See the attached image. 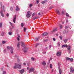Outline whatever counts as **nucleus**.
I'll return each mask as SVG.
<instances>
[{"label":"nucleus","mask_w":74,"mask_h":74,"mask_svg":"<svg viewBox=\"0 0 74 74\" xmlns=\"http://www.w3.org/2000/svg\"><path fill=\"white\" fill-rule=\"evenodd\" d=\"M42 64L44 66H45L46 65V62L45 61H43L42 63Z\"/></svg>","instance_id":"obj_20"},{"label":"nucleus","mask_w":74,"mask_h":74,"mask_svg":"<svg viewBox=\"0 0 74 74\" xmlns=\"http://www.w3.org/2000/svg\"><path fill=\"white\" fill-rule=\"evenodd\" d=\"M31 60H33V61H34V58H33V57H32L31 58Z\"/></svg>","instance_id":"obj_42"},{"label":"nucleus","mask_w":74,"mask_h":74,"mask_svg":"<svg viewBox=\"0 0 74 74\" xmlns=\"http://www.w3.org/2000/svg\"><path fill=\"white\" fill-rule=\"evenodd\" d=\"M52 60V58H50V59L49 61V62H48V63L49 64V63L50 62V60Z\"/></svg>","instance_id":"obj_37"},{"label":"nucleus","mask_w":74,"mask_h":74,"mask_svg":"<svg viewBox=\"0 0 74 74\" xmlns=\"http://www.w3.org/2000/svg\"><path fill=\"white\" fill-rule=\"evenodd\" d=\"M11 33H12V32H9V35H11Z\"/></svg>","instance_id":"obj_54"},{"label":"nucleus","mask_w":74,"mask_h":74,"mask_svg":"<svg viewBox=\"0 0 74 74\" xmlns=\"http://www.w3.org/2000/svg\"><path fill=\"white\" fill-rule=\"evenodd\" d=\"M33 71H34V68L32 67L31 68L30 70H29V73H30L31 72H33Z\"/></svg>","instance_id":"obj_9"},{"label":"nucleus","mask_w":74,"mask_h":74,"mask_svg":"<svg viewBox=\"0 0 74 74\" xmlns=\"http://www.w3.org/2000/svg\"><path fill=\"white\" fill-rule=\"evenodd\" d=\"M65 29H68V28H69V26H66L65 27Z\"/></svg>","instance_id":"obj_44"},{"label":"nucleus","mask_w":74,"mask_h":74,"mask_svg":"<svg viewBox=\"0 0 74 74\" xmlns=\"http://www.w3.org/2000/svg\"><path fill=\"white\" fill-rule=\"evenodd\" d=\"M36 2L37 4H38L39 2H40L39 0H36Z\"/></svg>","instance_id":"obj_32"},{"label":"nucleus","mask_w":74,"mask_h":74,"mask_svg":"<svg viewBox=\"0 0 74 74\" xmlns=\"http://www.w3.org/2000/svg\"><path fill=\"white\" fill-rule=\"evenodd\" d=\"M19 72L21 73V74H22V73H23L25 72V70L24 69H23L20 71H19Z\"/></svg>","instance_id":"obj_11"},{"label":"nucleus","mask_w":74,"mask_h":74,"mask_svg":"<svg viewBox=\"0 0 74 74\" xmlns=\"http://www.w3.org/2000/svg\"><path fill=\"white\" fill-rule=\"evenodd\" d=\"M64 34H66V33H67V30H66L64 32Z\"/></svg>","instance_id":"obj_31"},{"label":"nucleus","mask_w":74,"mask_h":74,"mask_svg":"<svg viewBox=\"0 0 74 74\" xmlns=\"http://www.w3.org/2000/svg\"><path fill=\"white\" fill-rule=\"evenodd\" d=\"M53 7H51L50 8V9H52V8H53Z\"/></svg>","instance_id":"obj_58"},{"label":"nucleus","mask_w":74,"mask_h":74,"mask_svg":"<svg viewBox=\"0 0 74 74\" xmlns=\"http://www.w3.org/2000/svg\"><path fill=\"white\" fill-rule=\"evenodd\" d=\"M38 15H40V13H39L38 14Z\"/></svg>","instance_id":"obj_61"},{"label":"nucleus","mask_w":74,"mask_h":74,"mask_svg":"<svg viewBox=\"0 0 74 74\" xmlns=\"http://www.w3.org/2000/svg\"><path fill=\"white\" fill-rule=\"evenodd\" d=\"M14 19L13 20V21L14 23H15V21H16V15H15L14 16Z\"/></svg>","instance_id":"obj_7"},{"label":"nucleus","mask_w":74,"mask_h":74,"mask_svg":"<svg viewBox=\"0 0 74 74\" xmlns=\"http://www.w3.org/2000/svg\"><path fill=\"white\" fill-rule=\"evenodd\" d=\"M42 53H43V54H45V53H46V52L45 51H43V52H42Z\"/></svg>","instance_id":"obj_52"},{"label":"nucleus","mask_w":74,"mask_h":74,"mask_svg":"<svg viewBox=\"0 0 74 74\" xmlns=\"http://www.w3.org/2000/svg\"><path fill=\"white\" fill-rule=\"evenodd\" d=\"M19 45H20V43H19V42H18L17 45V49H20V47Z\"/></svg>","instance_id":"obj_16"},{"label":"nucleus","mask_w":74,"mask_h":74,"mask_svg":"<svg viewBox=\"0 0 74 74\" xmlns=\"http://www.w3.org/2000/svg\"><path fill=\"white\" fill-rule=\"evenodd\" d=\"M71 49V47H70V46L69 45L68 48L67 49H68V50H69V52L70 53V52H71V50L70 49Z\"/></svg>","instance_id":"obj_13"},{"label":"nucleus","mask_w":74,"mask_h":74,"mask_svg":"<svg viewBox=\"0 0 74 74\" xmlns=\"http://www.w3.org/2000/svg\"><path fill=\"white\" fill-rule=\"evenodd\" d=\"M10 10H11V11H12L13 10V8L11 7L10 8Z\"/></svg>","instance_id":"obj_50"},{"label":"nucleus","mask_w":74,"mask_h":74,"mask_svg":"<svg viewBox=\"0 0 74 74\" xmlns=\"http://www.w3.org/2000/svg\"><path fill=\"white\" fill-rule=\"evenodd\" d=\"M63 10L62 11V15H64V12H65Z\"/></svg>","instance_id":"obj_35"},{"label":"nucleus","mask_w":74,"mask_h":74,"mask_svg":"<svg viewBox=\"0 0 74 74\" xmlns=\"http://www.w3.org/2000/svg\"><path fill=\"white\" fill-rule=\"evenodd\" d=\"M7 49H9V50H10V49H11L10 52H11V53H13V48L12 47L8 46L7 47Z\"/></svg>","instance_id":"obj_3"},{"label":"nucleus","mask_w":74,"mask_h":74,"mask_svg":"<svg viewBox=\"0 0 74 74\" xmlns=\"http://www.w3.org/2000/svg\"><path fill=\"white\" fill-rule=\"evenodd\" d=\"M25 45V43L24 42L22 41L21 42V45L22 47H24Z\"/></svg>","instance_id":"obj_10"},{"label":"nucleus","mask_w":74,"mask_h":74,"mask_svg":"<svg viewBox=\"0 0 74 74\" xmlns=\"http://www.w3.org/2000/svg\"><path fill=\"white\" fill-rule=\"evenodd\" d=\"M38 17H34L33 19L34 20H35V19H38Z\"/></svg>","instance_id":"obj_24"},{"label":"nucleus","mask_w":74,"mask_h":74,"mask_svg":"<svg viewBox=\"0 0 74 74\" xmlns=\"http://www.w3.org/2000/svg\"><path fill=\"white\" fill-rule=\"evenodd\" d=\"M51 47H52V45H49V49H51Z\"/></svg>","instance_id":"obj_45"},{"label":"nucleus","mask_w":74,"mask_h":74,"mask_svg":"<svg viewBox=\"0 0 74 74\" xmlns=\"http://www.w3.org/2000/svg\"><path fill=\"white\" fill-rule=\"evenodd\" d=\"M6 51H7V50L5 49H4L3 50L4 52V53H5V52H6Z\"/></svg>","instance_id":"obj_43"},{"label":"nucleus","mask_w":74,"mask_h":74,"mask_svg":"<svg viewBox=\"0 0 74 74\" xmlns=\"http://www.w3.org/2000/svg\"><path fill=\"white\" fill-rule=\"evenodd\" d=\"M69 22V21H68V20H66V23H67V22Z\"/></svg>","instance_id":"obj_60"},{"label":"nucleus","mask_w":74,"mask_h":74,"mask_svg":"<svg viewBox=\"0 0 74 74\" xmlns=\"http://www.w3.org/2000/svg\"><path fill=\"white\" fill-rule=\"evenodd\" d=\"M6 73V72L5 71H4L3 72V74H5Z\"/></svg>","instance_id":"obj_41"},{"label":"nucleus","mask_w":74,"mask_h":74,"mask_svg":"<svg viewBox=\"0 0 74 74\" xmlns=\"http://www.w3.org/2000/svg\"><path fill=\"white\" fill-rule=\"evenodd\" d=\"M56 11L57 14H58V15H60V12H59V10H56Z\"/></svg>","instance_id":"obj_22"},{"label":"nucleus","mask_w":74,"mask_h":74,"mask_svg":"<svg viewBox=\"0 0 74 74\" xmlns=\"http://www.w3.org/2000/svg\"><path fill=\"white\" fill-rule=\"evenodd\" d=\"M23 64L24 66H25V65H26V63H25V62H24L23 63Z\"/></svg>","instance_id":"obj_59"},{"label":"nucleus","mask_w":74,"mask_h":74,"mask_svg":"<svg viewBox=\"0 0 74 74\" xmlns=\"http://www.w3.org/2000/svg\"><path fill=\"white\" fill-rule=\"evenodd\" d=\"M50 68H52V65L51 64H50Z\"/></svg>","instance_id":"obj_48"},{"label":"nucleus","mask_w":74,"mask_h":74,"mask_svg":"<svg viewBox=\"0 0 74 74\" xmlns=\"http://www.w3.org/2000/svg\"><path fill=\"white\" fill-rule=\"evenodd\" d=\"M53 41H56V39L54 38H53Z\"/></svg>","instance_id":"obj_56"},{"label":"nucleus","mask_w":74,"mask_h":74,"mask_svg":"<svg viewBox=\"0 0 74 74\" xmlns=\"http://www.w3.org/2000/svg\"><path fill=\"white\" fill-rule=\"evenodd\" d=\"M21 27H23V26H24L23 23H22L21 24Z\"/></svg>","instance_id":"obj_34"},{"label":"nucleus","mask_w":74,"mask_h":74,"mask_svg":"<svg viewBox=\"0 0 74 74\" xmlns=\"http://www.w3.org/2000/svg\"><path fill=\"white\" fill-rule=\"evenodd\" d=\"M16 11H19L20 9L19 7H18V6H16Z\"/></svg>","instance_id":"obj_19"},{"label":"nucleus","mask_w":74,"mask_h":74,"mask_svg":"<svg viewBox=\"0 0 74 74\" xmlns=\"http://www.w3.org/2000/svg\"><path fill=\"white\" fill-rule=\"evenodd\" d=\"M66 15L67 16H68V17H69L70 16H69V15L68 13H67V12H66Z\"/></svg>","instance_id":"obj_28"},{"label":"nucleus","mask_w":74,"mask_h":74,"mask_svg":"<svg viewBox=\"0 0 74 74\" xmlns=\"http://www.w3.org/2000/svg\"><path fill=\"white\" fill-rule=\"evenodd\" d=\"M60 68V66H59L58 67V69H59V73L60 74H62V70H61Z\"/></svg>","instance_id":"obj_12"},{"label":"nucleus","mask_w":74,"mask_h":74,"mask_svg":"<svg viewBox=\"0 0 74 74\" xmlns=\"http://www.w3.org/2000/svg\"><path fill=\"white\" fill-rule=\"evenodd\" d=\"M40 36H39L38 38H35V40L36 41H38L39 40H40Z\"/></svg>","instance_id":"obj_17"},{"label":"nucleus","mask_w":74,"mask_h":74,"mask_svg":"<svg viewBox=\"0 0 74 74\" xmlns=\"http://www.w3.org/2000/svg\"><path fill=\"white\" fill-rule=\"evenodd\" d=\"M20 38H21V36H18L17 38V40H18V41H19V40H20V39H19Z\"/></svg>","instance_id":"obj_23"},{"label":"nucleus","mask_w":74,"mask_h":74,"mask_svg":"<svg viewBox=\"0 0 74 74\" xmlns=\"http://www.w3.org/2000/svg\"><path fill=\"white\" fill-rule=\"evenodd\" d=\"M69 60L71 62H73V60H74V59H73V58H70Z\"/></svg>","instance_id":"obj_25"},{"label":"nucleus","mask_w":74,"mask_h":74,"mask_svg":"<svg viewBox=\"0 0 74 74\" xmlns=\"http://www.w3.org/2000/svg\"><path fill=\"white\" fill-rule=\"evenodd\" d=\"M1 36H4V32H2Z\"/></svg>","instance_id":"obj_49"},{"label":"nucleus","mask_w":74,"mask_h":74,"mask_svg":"<svg viewBox=\"0 0 74 74\" xmlns=\"http://www.w3.org/2000/svg\"><path fill=\"white\" fill-rule=\"evenodd\" d=\"M67 39H65L64 40V42L65 43H66V42H67Z\"/></svg>","instance_id":"obj_33"},{"label":"nucleus","mask_w":74,"mask_h":74,"mask_svg":"<svg viewBox=\"0 0 74 74\" xmlns=\"http://www.w3.org/2000/svg\"><path fill=\"white\" fill-rule=\"evenodd\" d=\"M62 24H64V22H62Z\"/></svg>","instance_id":"obj_64"},{"label":"nucleus","mask_w":74,"mask_h":74,"mask_svg":"<svg viewBox=\"0 0 74 74\" xmlns=\"http://www.w3.org/2000/svg\"><path fill=\"white\" fill-rule=\"evenodd\" d=\"M31 16V15L30 14V11H28L27 12V13L26 15L27 18H30Z\"/></svg>","instance_id":"obj_5"},{"label":"nucleus","mask_w":74,"mask_h":74,"mask_svg":"<svg viewBox=\"0 0 74 74\" xmlns=\"http://www.w3.org/2000/svg\"><path fill=\"white\" fill-rule=\"evenodd\" d=\"M27 66H29V65H30V63H29V62H28L27 63Z\"/></svg>","instance_id":"obj_53"},{"label":"nucleus","mask_w":74,"mask_h":74,"mask_svg":"<svg viewBox=\"0 0 74 74\" xmlns=\"http://www.w3.org/2000/svg\"><path fill=\"white\" fill-rule=\"evenodd\" d=\"M24 27V31L25 32H26V28Z\"/></svg>","instance_id":"obj_40"},{"label":"nucleus","mask_w":74,"mask_h":74,"mask_svg":"<svg viewBox=\"0 0 74 74\" xmlns=\"http://www.w3.org/2000/svg\"><path fill=\"white\" fill-rule=\"evenodd\" d=\"M17 68L18 69H20L21 68V65L16 64L15 66H14V69H16Z\"/></svg>","instance_id":"obj_2"},{"label":"nucleus","mask_w":74,"mask_h":74,"mask_svg":"<svg viewBox=\"0 0 74 74\" xmlns=\"http://www.w3.org/2000/svg\"><path fill=\"white\" fill-rule=\"evenodd\" d=\"M58 47H59V46H60V43H58Z\"/></svg>","instance_id":"obj_55"},{"label":"nucleus","mask_w":74,"mask_h":74,"mask_svg":"<svg viewBox=\"0 0 74 74\" xmlns=\"http://www.w3.org/2000/svg\"><path fill=\"white\" fill-rule=\"evenodd\" d=\"M40 45V43H37L35 47H37V46H38L39 45Z\"/></svg>","instance_id":"obj_29"},{"label":"nucleus","mask_w":74,"mask_h":74,"mask_svg":"<svg viewBox=\"0 0 74 74\" xmlns=\"http://www.w3.org/2000/svg\"><path fill=\"white\" fill-rule=\"evenodd\" d=\"M23 51L24 53H26L27 52V47H24L23 49Z\"/></svg>","instance_id":"obj_4"},{"label":"nucleus","mask_w":74,"mask_h":74,"mask_svg":"<svg viewBox=\"0 0 74 74\" xmlns=\"http://www.w3.org/2000/svg\"><path fill=\"white\" fill-rule=\"evenodd\" d=\"M32 5H32V4H29V7H32Z\"/></svg>","instance_id":"obj_46"},{"label":"nucleus","mask_w":74,"mask_h":74,"mask_svg":"<svg viewBox=\"0 0 74 74\" xmlns=\"http://www.w3.org/2000/svg\"><path fill=\"white\" fill-rule=\"evenodd\" d=\"M3 25V23H0V27H2V25Z\"/></svg>","instance_id":"obj_30"},{"label":"nucleus","mask_w":74,"mask_h":74,"mask_svg":"<svg viewBox=\"0 0 74 74\" xmlns=\"http://www.w3.org/2000/svg\"><path fill=\"white\" fill-rule=\"evenodd\" d=\"M62 48H64V47H66V48H67V47H68V45H62Z\"/></svg>","instance_id":"obj_18"},{"label":"nucleus","mask_w":74,"mask_h":74,"mask_svg":"<svg viewBox=\"0 0 74 74\" xmlns=\"http://www.w3.org/2000/svg\"><path fill=\"white\" fill-rule=\"evenodd\" d=\"M6 16H9V14H8V13H7L6 14Z\"/></svg>","instance_id":"obj_57"},{"label":"nucleus","mask_w":74,"mask_h":74,"mask_svg":"<svg viewBox=\"0 0 74 74\" xmlns=\"http://www.w3.org/2000/svg\"><path fill=\"white\" fill-rule=\"evenodd\" d=\"M70 70H71L70 72L73 73V71H74V69H73V67L71 66L70 68Z\"/></svg>","instance_id":"obj_14"},{"label":"nucleus","mask_w":74,"mask_h":74,"mask_svg":"<svg viewBox=\"0 0 74 74\" xmlns=\"http://www.w3.org/2000/svg\"><path fill=\"white\" fill-rule=\"evenodd\" d=\"M1 9L2 10L0 11V14H1V15L3 17H4V14H3V10L4 12H5V10H4V5H1Z\"/></svg>","instance_id":"obj_1"},{"label":"nucleus","mask_w":74,"mask_h":74,"mask_svg":"<svg viewBox=\"0 0 74 74\" xmlns=\"http://www.w3.org/2000/svg\"><path fill=\"white\" fill-rule=\"evenodd\" d=\"M9 23H10V25L11 26H12V24H13V23H11V22H10Z\"/></svg>","instance_id":"obj_39"},{"label":"nucleus","mask_w":74,"mask_h":74,"mask_svg":"<svg viewBox=\"0 0 74 74\" xmlns=\"http://www.w3.org/2000/svg\"><path fill=\"white\" fill-rule=\"evenodd\" d=\"M47 35H48V33L47 32H45L42 35V36H47Z\"/></svg>","instance_id":"obj_15"},{"label":"nucleus","mask_w":74,"mask_h":74,"mask_svg":"<svg viewBox=\"0 0 74 74\" xmlns=\"http://www.w3.org/2000/svg\"><path fill=\"white\" fill-rule=\"evenodd\" d=\"M47 41H48V39L45 40H44V41H45V42H47Z\"/></svg>","instance_id":"obj_47"},{"label":"nucleus","mask_w":74,"mask_h":74,"mask_svg":"<svg viewBox=\"0 0 74 74\" xmlns=\"http://www.w3.org/2000/svg\"><path fill=\"white\" fill-rule=\"evenodd\" d=\"M17 58L18 60L19 59V57L18 56L17 57Z\"/></svg>","instance_id":"obj_62"},{"label":"nucleus","mask_w":74,"mask_h":74,"mask_svg":"<svg viewBox=\"0 0 74 74\" xmlns=\"http://www.w3.org/2000/svg\"><path fill=\"white\" fill-rule=\"evenodd\" d=\"M7 42V41H3L2 42V43L3 44H5V43H6Z\"/></svg>","instance_id":"obj_27"},{"label":"nucleus","mask_w":74,"mask_h":74,"mask_svg":"<svg viewBox=\"0 0 74 74\" xmlns=\"http://www.w3.org/2000/svg\"><path fill=\"white\" fill-rule=\"evenodd\" d=\"M36 14V13H34L32 15V17H33V16H34L35 15V14Z\"/></svg>","instance_id":"obj_36"},{"label":"nucleus","mask_w":74,"mask_h":74,"mask_svg":"<svg viewBox=\"0 0 74 74\" xmlns=\"http://www.w3.org/2000/svg\"><path fill=\"white\" fill-rule=\"evenodd\" d=\"M57 56H60L61 55H62V52L58 51L56 53Z\"/></svg>","instance_id":"obj_6"},{"label":"nucleus","mask_w":74,"mask_h":74,"mask_svg":"<svg viewBox=\"0 0 74 74\" xmlns=\"http://www.w3.org/2000/svg\"><path fill=\"white\" fill-rule=\"evenodd\" d=\"M70 58H69V57H66V61L67 60H70Z\"/></svg>","instance_id":"obj_26"},{"label":"nucleus","mask_w":74,"mask_h":74,"mask_svg":"<svg viewBox=\"0 0 74 74\" xmlns=\"http://www.w3.org/2000/svg\"><path fill=\"white\" fill-rule=\"evenodd\" d=\"M58 31V28H55L53 30H52L51 31L52 33H53L54 32H56V31Z\"/></svg>","instance_id":"obj_8"},{"label":"nucleus","mask_w":74,"mask_h":74,"mask_svg":"<svg viewBox=\"0 0 74 74\" xmlns=\"http://www.w3.org/2000/svg\"><path fill=\"white\" fill-rule=\"evenodd\" d=\"M27 69L28 70H29V67H27Z\"/></svg>","instance_id":"obj_63"},{"label":"nucleus","mask_w":74,"mask_h":74,"mask_svg":"<svg viewBox=\"0 0 74 74\" xmlns=\"http://www.w3.org/2000/svg\"><path fill=\"white\" fill-rule=\"evenodd\" d=\"M60 40H62V36H60Z\"/></svg>","instance_id":"obj_38"},{"label":"nucleus","mask_w":74,"mask_h":74,"mask_svg":"<svg viewBox=\"0 0 74 74\" xmlns=\"http://www.w3.org/2000/svg\"><path fill=\"white\" fill-rule=\"evenodd\" d=\"M60 27L61 29H62V27H63V26L62 25H61L60 26Z\"/></svg>","instance_id":"obj_51"},{"label":"nucleus","mask_w":74,"mask_h":74,"mask_svg":"<svg viewBox=\"0 0 74 74\" xmlns=\"http://www.w3.org/2000/svg\"><path fill=\"white\" fill-rule=\"evenodd\" d=\"M47 1V0H45L43 1L42 2V4H44V3H45Z\"/></svg>","instance_id":"obj_21"}]
</instances>
